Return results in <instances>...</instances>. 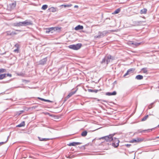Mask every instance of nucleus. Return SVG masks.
Masks as SVG:
<instances>
[{
	"instance_id": "obj_37",
	"label": "nucleus",
	"mask_w": 159,
	"mask_h": 159,
	"mask_svg": "<svg viewBox=\"0 0 159 159\" xmlns=\"http://www.w3.org/2000/svg\"><path fill=\"white\" fill-rule=\"evenodd\" d=\"M16 34V33L14 31H12L10 34V35H15Z\"/></svg>"
},
{
	"instance_id": "obj_14",
	"label": "nucleus",
	"mask_w": 159,
	"mask_h": 159,
	"mask_svg": "<svg viewBox=\"0 0 159 159\" xmlns=\"http://www.w3.org/2000/svg\"><path fill=\"white\" fill-rule=\"evenodd\" d=\"M13 25L16 27H20L21 26V22H18L13 23Z\"/></svg>"
},
{
	"instance_id": "obj_53",
	"label": "nucleus",
	"mask_w": 159,
	"mask_h": 159,
	"mask_svg": "<svg viewBox=\"0 0 159 159\" xmlns=\"http://www.w3.org/2000/svg\"><path fill=\"white\" fill-rule=\"evenodd\" d=\"M157 138H159V136L157 137Z\"/></svg>"
},
{
	"instance_id": "obj_32",
	"label": "nucleus",
	"mask_w": 159,
	"mask_h": 159,
	"mask_svg": "<svg viewBox=\"0 0 159 159\" xmlns=\"http://www.w3.org/2000/svg\"><path fill=\"white\" fill-rule=\"evenodd\" d=\"M148 115H146L142 119V120H141L142 121H144L145 120L147 119L148 118Z\"/></svg>"
},
{
	"instance_id": "obj_55",
	"label": "nucleus",
	"mask_w": 159,
	"mask_h": 159,
	"mask_svg": "<svg viewBox=\"0 0 159 159\" xmlns=\"http://www.w3.org/2000/svg\"><path fill=\"white\" fill-rule=\"evenodd\" d=\"M158 88H159V87H158Z\"/></svg>"
},
{
	"instance_id": "obj_9",
	"label": "nucleus",
	"mask_w": 159,
	"mask_h": 159,
	"mask_svg": "<svg viewBox=\"0 0 159 159\" xmlns=\"http://www.w3.org/2000/svg\"><path fill=\"white\" fill-rule=\"evenodd\" d=\"M9 6L10 7V9H14L16 6V1H14L13 2L9 4Z\"/></svg>"
},
{
	"instance_id": "obj_12",
	"label": "nucleus",
	"mask_w": 159,
	"mask_h": 159,
	"mask_svg": "<svg viewBox=\"0 0 159 159\" xmlns=\"http://www.w3.org/2000/svg\"><path fill=\"white\" fill-rule=\"evenodd\" d=\"M84 27L82 25H78L75 27V29L76 30H81L83 29Z\"/></svg>"
},
{
	"instance_id": "obj_31",
	"label": "nucleus",
	"mask_w": 159,
	"mask_h": 159,
	"mask_svg": "<svg viewBox=\"0 0 159 159\" xmlns=\"http://www.w3.org/2000/svg\"><path fill=\"white\" fill-rule=\"evenodd\" d=\"M68 145L70 146H75L76 145L75 142H73L72 143H71L69 144H68Z\"/></svg>"
},
{
	"instance_id": "obj_54",
	"label": "nucleus",
	"mask_w": 159,
	"mask_h": 159,
	"mask_svg": "<svg viewBox=\"0 0 159 159\" xmlns=\"http://www.w3.org/2000/svg\"><path fill=\"white\" fill-rule=\"evenodd\" d=\"M2 83H5V82H2Z\"/></svg>"
},
{
	"instance_id": "obj_50",
	"label": "nucleus",
	"mask_w": 159,
	"mask_h": 159,
	"mask_svg": "<svg viewBox=\"0 0 159 159\" xmlns=\"http://www.w3.org/2000/svg\"><path fill=\"white\" fill-rule=\"evenodd\" d=\"M16 30L17 31H21V30Z\"/></svg>"
},
{
	"instance_id": "obj_23",
	"label": "nucleus",
	"mask_w": 159,
	"mask_h": 159,
	"mask_svg": "<svg viewBox=\"0 0 159 159\" xmlns=\"http://www.w3.org/2000/svg\"><path fill=\"white\" fill-rule=\"evenodd\" d=\"M49 9L52 12H55L57 11V8H56L52 7L49 8Z\"/></svg>"
},
{
	"instance_id": "obj_16",
	"label": "nucleus",
	"mask_w": 159,
	"mask_h": 159,
	"mask_svg": "<svg viewBox=\"0 0 159 159\" xmlns=\"http://www.w3.org/2000/svg\"><path fill=\"white\" fill-rule=\"evenodd\" d=\"M88 92H94L95 93H97L98 91H101V89H100L99 90H93L92 89H88Z\"/></svg>"
},
{
	"instance_id": "obj_8",
	"label": "nucleus",
	"mask_w": 159,
	"mask_h": 159,
	"mask_svg": "<svg viewBox=\"0 0 159 159\" xmlns=\"http://www.w3.org/2000/svg\"><path fill=\"white\" fill-rule=\"evenodd\" d=\"M143 140L141 139L137 138L136 139H132L130 141V142L132 143H138L142 141H143Z\"/></svg>"
},
{
	"instance_id": "obj_4",
	"label": "nucleus",
	"mask_w": 159,
	"mask_h": 159,
	"mask_svg": "<svg viewBox=\"0 0 159 159\" xmlns=\"http://www.w3.org/2000/svg\"><path fill=\"white\" fill-rule=\"evenodd\" d=\"M112 141V143L111 144H111L112 146L115 148H116L119 146L120 141L118 138L114 137Z\"/></svg>"
},
{
	"instance_id": "obj_17",
	"label": "nucleus",
	"mask_w": 159,
	"mask_h": 159,
	"mask_svg": "<svg viewBox=\"0 0 159 159\" xmlns=\"http://www.w3.org/2000/svg\"><path fill=\"white\" fill-rule=\"evenodd\" d=\"M152 129H148L144 130L142 131H139L140 130H139L138 131H139V133H145L146 132H148L150 131H152Z\"/></svg>"
},
{
	"instance_id": "obj_26",
	"label": "nucleus",
	"mask_w": 159,
	"mask_h": 159,
	"mask_svg": "<svg viewBox=\"0 0 159 159\" xmlns=\"http://www.w3.org/2000/svg\"><path fill=\"white\" fill-rule=\"evenodd\" d=\"M6 74H4L0 75V80H1L6 77Z\"/></svg>"
},
{
	"instance_id": "obj_3",
	"label": "nucleus",
	"mask_w": 159,
	"mask_h": 159,
	"mask_svg": "<svg viewBox=\"0 0 159 159\" xmlns=\"http://www.w3.org/2000/svg\"><path fill=\"white\" fill-rule=\"evenodd\" d=\"M115 134H110L108 135L102 137L100 139H104L107 142L111 141L113 140V136Z\"/></svg>"
},
{
	"instance_id": "obj_22",
	"label": "nucleus",
	"mask_w": 159,
	"mask_h": 159,
	"mask_svg": "<svg viewBox=\"0 0 159 159\" xmlns=\"http://www.w3.org/2000/svg\"><path fill=\"white\" fill-rule=\"evenodd\" d=\"M51 28L53 29H52V30L53 32H54V31L60 30V28L58 27H52Z\"/></svg>"
},
{
	"instance_id": "obj_34",
	"label": "nucleus",
	"mask_w": 159,
	"mask_h": 159,
	"mask_svg": "<svg viewBox=\"0 0 159 159\" xmlns=\"http://www.w3.org/2000/svg\"><path fill=\"white\" fill-rule=\"evenodd\" d=\"M71 4L70 5H62L61 6H64L65 7H70L71 6Z\"/></svg>"
},
{
	"instance_id": "obj_5",
	"label": "nucleus",
	"mask_w": 159,
	"mask_h": 159,
	"mask_svg": "<svg viewBox=\"0 0 159 159\" xmlns=\"http://www.w3.org/2000/svg\"><path fill=\"white\" fill-rule=\"evenodd\" d=\"M108 31L105 30L102 32L99 31L98 32V35L95 36L96 38H100L105 36L107 33H109Z\"/></svg>"
},
{
	"instance_id": "obj_39",
	"label": "nucleus",
	"mask_w": 159,
	"mask_h": 159,
	"mask_svg": "<svg viewBox=\"0 0 159 159\" xmlns=\"http://www.w3.org/2000/svg\"><path fill=\"white\" fill-rule=\"evenodd\" d=\"M15 46L17 48L19 49V44L16 43L15 44Z\"/></svg>"
},
{
	"instance_id": "obj_19",
	"label": "nucleus",
	"mask_w": 159,
	"mask_h": 159,
	"mask_svg": "<svg viewBox=\"0 0 159 159\" xmlns=\"http://www.w3.org/2000/svg\"><path fill=\"white\" fill-rule=\"evenodd\" d=\"M25 125V122L24 121L22 122L20 124L16 126V127H20L24 126Z\"/></svg>"
},
{
	"instance_id": "obj_36",
	"label": "nucleus",
	"mask_w": 159,
	"mask_h": 159,
	"mask_svg": "<svg viewBox=\"0 0 159 159\" xmlns=\"http://www.w3.org/2000/svg\"><path fill=\"white\" fill-rule=\"evenodd\" d=\"M8 140V138H7V139L6 141L4 142H0V145L6 143L7 141Z\"/></svg>"
},
{
	"instance_id": "obj_45",
	"label": "nucleus",
	"mask_w": 159,
	"mask_h": 159,
	"mask_svg": "<svg viewBox=\"0 0 159 159\" xmlns=\"http://www.w3.org/2000/svg\"><path fill=\"white\" fill-rule=\"evenodd\" d=\"M17 75L19 76H23V74L22 73H18Z\"/></svg>"
},
{
	"instance_id": "obj_7",
	"label": "nucleus",
	"mask_w": 159,
	"mask_h": 159,
	"mask_svg": "<svg viewBox=\"0 0 159 159\" xmlns=\"http://www.w3.org/2000/svg\"><path fill=\"white\" fill-rule=\"evenodd\" d=\"M47 61V57H45L39 61V64L44 65L46 64Z\"/></svg>"
},
{
	"instance_id": "obj_6",
	"label": "nucleus",
	"mask_w": 159,
	"mask_h": 159,
	"mask_svg": "<svg viewBox=\"0 0 159 159\" xmlns=\"http://www.w3.org/2000/svg\"><path fill=\"white\" fill-rule=\"evenodd\" d=\"M33 24L32 21L29 20H26L24 21L21 22V26L31 25Z\"/></svg>"
},
{
	"instance_id": "obj_1",
	"label": "nucleus",
	"mask_w": 159,
	"mask_h": 159,
	"mask_svg": "<svg viewBox=\"0 0 159 159\" xmlns=\"http://www.w3.org/2000/svg\"><path fill=\"white\" fill-rule=\"evenodd\" d=\"M114 60V57L109 54L106 56L100 61V63L102 64L106 65V66H107L111 61Z\"/></svg>"
},
{
	"instance_id": "obj_44",
	"label": "nucleus",
	"mask_w": 159,
	"mask_h": 159,
	"mask_svg": "<svg viewBox=\"0 0 159 159\" xmlns=\"http://www.w3.org/2000/svg\"><path fill=\"white\" fill-rule=\"evenodd\" d=\"M82 143H80V142H75V144H76V145H80V144Z\"/></svg>"
},
{
	"instance_id": "obj_28",
	"label": "nucleus",
	"mask_w": 159,
	"mask_h": 159,
	"mask_svg": "<svg viewBox=\"0 0 159 159\" xmlns=\"http://www.w3.org/2000/svg\"><path fill=\"white\" fill-rule=\"evenodd\" d=\"M141 43H136V42H133L131 43V44L135 45L136 47L140 45Z\"/></svg>"
},
{
	"instance_id": "obj_40",
	"label": "nucleus",
	"mask_w": 159,
	"mask_h": 159,
	"mask_svg": "<svg viewBox=\"0 0 159 159\" xmlns=\"http://www.w3.org/2000/svg\"><path fill=\"white\" fill-rule=\"evenodd\" d=\"M125 146L128 148H129L130 147V146H131V144H125Z\"/></svg>"
},
{
	"instance_id": "obj_10",
	"label": "nucleus",
	"mask_w": 159,
	"mask_h": 159,
	"mask_svg": "<svg viewBox=\"0 0 159 159\" xmlns=\"http://www.w3.org/2000/svg\"><path fill=\"white\" fill-rule=\"evenodd\" d=\"M77 89H76L75 91H72L70 92V93H69V94L67 96H66V99H68L69 98L71 97L72 95L75 94L76 92L77 91Z\"/></svg>"
},
{
	"instance_id": "obj_38",
	"label": "nucleus",
	"mask_w": 159,
	"mask_h": 159,
	"mask_svg": "<svg viewBox=\"0 0 159 159\" xmlns=\"http://www.w3.org/2000/svg\"><path fill=\"white\" fill-rule=\"evenodd\" d=\"M38 99H40L42 101H45V99L43 98H40V97H38Z\"/></svg>"
},
{
	"instance_id": "obj_20",
	"label": "nucleus",
	"mask_w": 159,
	"mask_h": 159,
	"mask_svg": "<svg viewBox=\"0 0 159 159\" xmlns=\"http://www.w3.org/2000/svg\"><path fill=\"white\" fill-rule=\"evenodd\" d=\"M147 10L146 8H144L143 9H142L140 11V13L141 14H145L147 13Z\"/></svg>"
},
{
	"instance_id": "obj_48",
	"label": "nucleus",
	"mask_w": 159,
	"mask_h": 159,
	"mask_svg": "<svg viewBox=\"0 0 159 159\" xmlns=\"http://www.w3.org/2000/svg\"><path fill=\"white\" fill-rule=\"evenodd\" d=\"M67 99H66V97L65 98V99H64V102L66 101L67 100Z\"/></svg>"
},
{
	"instance_id": "obj_2",
	"label": "nucleus",
	"mask_w": 159,
	"mask_h": 159,
	"mask_svg": "<svg viewBox=\"0 0 159 159\" xmlns=\"http://www.w3.org/2000/svg\"><path fill=\"white\" fill-rule=\"evenodd\" d=\"M82 46L81 43H78L76 44L70 45L68 46V48L74 50H78L80 49Z\"/></svg>"
},
{
	"instance_id": "obj_43",
	"label": "nucleus",
	"mask_w": 159,
	"mask_h": 159,
	"mask_svg": "<svg viewBox=\"0 0 159 159\" xmlns=\"http://www.w3.org/2000/svg\"><path fill=\"white\" fill-rule=\"evenodd\" d=\"M18 49V48H16V49H15L14 50V52H18V51H19V49Z\"/></svg>"
},
{
	"instance_id": "obj_47",
	"label": "nucleus",
	"mask_w": 159,
	"mask_h": 159,
	"mask_svg": "<svg viewBox=\"0 0 159 159\" xmlns=\"http://www.w3.org/2000/svg\"><path fill=\"white\" fill-rule=\"evenodd\" d=\"M10 32H9V31H8L7 32V35H10Z\"/></svg>"
},
{
	"instance_id": "obj_29",
	"label": "nucleus",
	"mask_w": 159,
	"mask_h": 159,
	"mask_svg": "<svg viewBox=\"0 0 159 159\" xmlns=\"http://www.w3.org/2000/svg\"><path fill=\"white\" fill-rule=\"evenodd\" d=\"M48 6L47 5L45 4L43 5L41 9L43 10H45L48 8Z\"/></svg>"
},
{
	"instance_id": "obj_49",
	"label": "nucleus",
	"mask_w": 159,
	"mask_h": 159,
	"mask_svg": "<svg viewBox=\"0 0 159 159\" xmlns=\"http://www.w3.org/2000/svg\"><path fill=\"white\" fill-rule=\"evenodd\" d=\"M74 7H78V6H77V5H75V6H74Z\"/></svg>"
},
{
	"instance_id": "obj_46",
	"label": "nucleus",
	"mask_w": 159,
	"mask_h": 159,
	"mask_svg": "<svg viewBox=\"0 0 159 159\" xmlns=\"http://www.w3.org/2000/svg\"><path fill=\"white\" fill-rule=\"evenodd\" d=\"M6 75L8 76H9L10 77H11V75L10 74L8 73V74H6Z\"/></svg>"
},
{
	"instance_id": "obj_24",
	"label": "nucleus",
	"mask_w": 159,
	"mask_h": 159,
	"mask_svg": "<svg viewBox=\"0 0 159 159\" xmlns=\"http://www.w3.org/2000/svg\"><path fill=\"white\" fill-rule=\"evenodd\" d=\"M38 138L40 141H46L50 139L48 138H43L40 137H38Z\"/></svg>"
},
{
	"instance_id": "obj_33",
	"label": "nucleus",
	"mask_w": 159,
	"mask_h": 159,
	"mask_svg": "<svg viewBox=\"0 0 159 159\" xmlns=\"http://www.w3.org/2000/svg\"><path fill=\"white\" fill-rule=\"evenodd\" d=\"M154 103V102H152V103L150 105H149L148 106V108L149 109L152 108L153 107L152 105H153Z\"/></svg>"
},
{
	"instance_id": "obj_35",
	"label": "nucleus",
	"mask_w": 159,
	"mask_h": 159,
	"mask_svg": "<svg viewBox=\"0 0 159 159\" xmlns=\"http://www.w3.org/2000/svg\"><path fill=\"white\" fill-rule=\"evenodd\" d=\"M6 70L2 68L0 69V73H3L5 72Z\"/></svg>"
},
{
	"instance_id": "obj_11",
	"label": "nucleus",
	"mask_w": 159,
	"mask_h": 159,
	"mask_svg": "<svg viewBox=\"0 0 159 159\" xmlns=\"http://www.w3.org/2000/svg\"><path fill=\"white\" fill-rule=\"evenodd\" d=\"M134 70L133 68H131L129 69L126 72V73L124 75V77H125L126 75L128 74L132 73L133 72L132 71Z\"/></svg>"
},
{
	"instance_id": "obj_13",
	"label": "nucleus",
	"mask_w": 159,
	"mask_h": 159,
	"mask_svg": "<svg viewBox=\"0 0 159 159\" xmlns=\"http://www.w3.org/2000/svg\"><path fill=\"white\" fill-rule=\"evenodd\" d=\"M116 94V91H114L112 92H108L106 93V94L108 96L115 95Z\"/></svg>"
},
{
	"instance_id": "obj_15",
	"label": "nucleus",
	"mask_w": 159,
	"mask_h": 159,
	"mask_svg": "<svg viewBox=\"0 0 159 159\" xmlns=\"http://www.w3.org/2000/svg\"><path fill=\"white\" fill-rule=\"evenodd\" d=\"M52 28L51 27V28H47L46 29V33H50V32H51L52 33H53V31H52Z\"/></svg>"
},
{
	"instance_id": "obj_21",
	"label": "nucleus",
	"mask_w": 159,
	"mask_h": 159,
	"mask_svg": "<svg viewBox=\"0 0 159 159\" xmlns=\"http://www.w3.org/2000/svg\"><path fill=\"white\" fill-rule=\"evenodd\" d=\"M87 133L88 132L87 131H84L82 132L81 134V135L83 137H85L87 135Z\"/></svg>"
},
{
	"instance_id": "obj_42",
	"label": "nucleus",
	"mask_w": 159,
	"mask_h": 159,
	"mask_svg": "<svg viewBox=\"0 0 159 159\" xmlns=\"http://www.w3.org/2000/svg\"><path fill=\"white\" fill-rule=\"evenodd\" d=\"M66 157L67 158L71 159V158L73 157H73V156H66Z\"/></svg>"
},
{
	"instance_id": "obj_52",
	"label": "nucleus",
	"mask_w": 159,
	"mask_h": 159,
	"mask_svg": "<svg viewBox=\"0 0 159 159\" xmlns=\"http://www.w3.org/2000/svg\"><path fill=\"white\" fill-rule=\"evenodd\" d=\"M157 127H159V125H158L157 126Z\"/></svg>"
},
{
	"instance_id": "obj_18",
	"label": "nucleus",
	"mask_w": 159,
	"mask_h": 159,
	"mask_svg": "<svg viewBox=\"0 0 159 159\" xmlns=\"http://www.w3.org/2000/svg\"><path fill=\"white\" fill-rule=\"evenodd\" d=\"M135 79L138 80H141L143 79V76L141 75H138L135 77Z\"/></svg>"
},
{
	"instance_id": "obj_27",
	"label": "nucleus",
	"mask_w": 159,
	"mask_h": 159,
	"mask_svg": "<svg viewBox=\"0 0 159 159\" xmlns=\"http://www.w3.org/2000/svg\"><path fill=\"white\" fill-rule=\"evenodd\" d=\"M120 11V9L118 8L113 13V14H116L118 13Z\"/></svg>"
},
{
	"instance_id": "obj_51",
	"label": "nucleus",
	"mask_w": 159,
	"mask_h": 159,
	"mask_svg": "<svg viewBox=\"0 0 159 159\" xmlns=\"http://www.w3.org/2000/svg\"><path fill=\"white\" fill-rule=\"evenodd\" d=\"M4 93H5V92H3V93H1L0 94H4Z\"/></svg>"
},
{
	"instance_id": "obj_41",
	"label": "nucleus",
	"mask_w": 159,
	"mask_h": 159,
	"mask_svg": "<svg viewBox=\"0 0 159 159\" xmlns=\"http://www.w3.org/2000/svg\"><path fill=\"white\" fill-rule=\"evenodd\" d=\"M45 102H52V101L49 100H47V99H45Z\"/></svg>"
},
{
	"instance_id": "obj_30",
	"label": "nucleus",
	"mask_w": 159,
	"mask_h": 159,
	"mask_svg": "<svg viewBox=\"0 0 159 159\" xmlns=\"http://www.w3.org/2000/svg\"><path fill=\"white\" fill-rule=\"evenodd\" d=\"M24 111L23 110H22V111H18L16 112V115H18V116H19L20 115V114H21L22 113L24 112Z\"/></svg>"
},
{
	"instance_id": "obj_25",
	"label": "nucleus",
	"mask_w": 159,
	"mask_h": 159,
	"mask_svg": "<svg viewBox=\"0 0 159 159\" xmlns=\"http://www.w3.org/2000/svg\"><path fill=\"white\" fill-rule=\"evenodd\" d=\"M141 71H142L144 73L147 74L148 72L147 68H143L142 69Z\"/></svg>"
}]
</instances>
